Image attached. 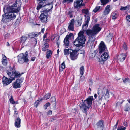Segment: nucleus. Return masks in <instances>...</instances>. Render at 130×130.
<instances>
[{"label": "nucleus", "mask_w": 130, "mask_h": 130, "mask_svg": "<svg viewBox=\"0 0 130 130\" xmlns=\"http://www.w3.org/2000/svg\"><path fill=\"white\" fill-rule=\"evenodd\" d=\"M99 26V24H97L93 26L92 29H88L86 31V34L89 36V39L87 44L90 46L93 45L96 39V35L101 30Z\"/></svg>", "instance_id": "1"}, {"label": "nucleus", "mask_w": 130, "mask_h": 130, "mask_svg": "<svg viewBox=\"0 0 130 130\" xmlns=\"http://www.w3.org/2000/svg\"><path fill=\"white\" fill-rule=\"evenodd\" d=\"M93 99V96H90L86 100H82V102L80 104L79 107L81 110L84 113H86L87 111L91 107Z\"/></svg>", "instance_id": "2"}, {"label": "nucleus", "mask_w": 130, "mask_h": 130, "mask_svg": "<svg viewBox=\"0 0 130 130\" xmlns=\"http://www.w3.org/2000/svg\"><path fill=\"white\" fill-rule=\"evenodd\" d=\"M83 31H80L78 34V36L74 42V44L76 46L80 47L85 44L86 39L84 35Z\"/></svg>", "instance_id": "3"}, {"label": "nucleus", "mask_w": 130, "mask_h": 130, "mask_svg": "<svg viewBox=\"0 0 130 130\" xmlns=\"http://www.w3.org/2000/svg\"><path fill=\"white\" fill-rule=\"evenodd\" d=\"M5 7L4 8L3 11L4 14L2 15V21L4 23H7L10 21L11 20L15 19L16 17V15L14 13L8 10L7 12L5 11Z\"/></svg>", "instance_id": "4"}, {"label": "nucleus", "mask_w": 130, "mask_h": 130, "mask_svg": "<svg viewBox=\"0 0 130 130\" xmlns=\"http://www.w3.org/2000/svg\"><path fill=\"white\" fill-rule=\"evenodd\" d=\"M7 73L12 80H15V78L19 77L23 74V73H21L18 72H17L14 67H9V70L7 71Z\"/></svg>", "instance_id": "5"}, {"label": "nucleus", "mask_w": 130, "mask_h": 130, "mask_svg": "<svg viewBox=\"0 0 130 130\" xmlns=\"http://www.w3.org/2000/svg\"><path fill=\"white\" fill-rule=\"evenodd\" d=\"M21 3L19 0H17L14 4L11 6L5 8V11L7 12L8 10L14 13H17L20 9V6Z\"/></svg>", "instance_id": "6"}, {"label": "nucleus", "mask_w": 130, "mask_h": 130, "mask_svg": "<svg viewBox=\"0 0 130 130\" xmlns=\"http://www.w3.org/2000/svg\"><path fill=\"white\" fill-rule=\"evenodd\" d=\"M27 54H24L23 53L19 54L18 56V61L20 64H23L24 62H28L29 60L27 57Z\"/></svg>", "instance_id": "7"}, {"label": "nucleus", "mask_w": 130, "mask_h": 130, "mask_svg": "<svg viewBox=\"0 0 130 130\" xmlns=\"http://www.w3.org/2000/svg\"><path fill=\"white\" fill-rule=\"evenodd\" d=\"M99 53L100 54L105 52H107V48L103 42L102 41L100 43L99 47Z\"/></svg>", "instance_id": "8"}, {"label": "nucleus", "mask_w": 130, "mask_h": 130, "mask_svg": "<svg viewBox=\"0 0 130 130\" xmlns=\"http://www.w3.org/2000/svg\"><path fill=\"white\" fill-rule=\"evenodd\" d=\"M23 79L21 78L17 79L15 82L12 83V86L14 88H17L21 87V83L22 82Z\"/></svg>", "instance_id": "9"}, {"label": "nucleus", "mask_w": 130, "mask_h": 130, "mask_svg": "<svg viewBox=\"0 0 130 130\" xmlns=\"http://www.w3.org/2000/svg\"><path fill=\"white\" fill-rule=\"evenodd\" d=\"M71 52L70 54V57L72 60H74L76 59L78 56V54L77 51L76 50H71Z\"/></svg>", "instance_id": "10"}, {"label": "nucleus", "mask_w": 130, "mask_h": 130, "mask_svg": "<svg viewBox=\"0 0 130 130\" xmlns=\"http://www.w3.org/2000/svg\"><path fill=\"white\" fill-rule=\"evenodd\" d=\"M12 80L8 79L5 76L3 77L2 79V82L4 86L8 85L12 81Z\"/></svg>", "instance_id": "11"}, {"label": "nucleus", "mask_w": 130, "mask_h": 130, "mask_svg": "<svg viewBox=\"0 0 130 130\" xmlns=\"http://www.w3.org/2000/svg\"><path fill=\"white\" fill-rule=\"evenodd\" d=\"M48 6H49L50 7V9H48V8H46L44 10L42 11H41V14H43L44 15L47 16V13L50 11L53 7V5L52 2H51V3H50L49 5H48Z\"/></svg>", "instance_id": "12"}, {"label": "nucleus", "mask_w": 130, "mask_h": 130, "mask_svg": "<svg viewBox=\"0 0 130 130\" xmlns=\"http://www.w3.org/2000/svg\"><path fill=\"white\" fill-rule=\"evenodd\" d=\"M86 21L85 23L83 25L82 29L83 30H86L88 26V22L90 20V17L89 16H85Z\"/></svg>", "instance_id": "13"}, {"label": "nucleus", "mask_w": 130, "mask_h": 130, "mask_svg": "<svg viewBox=\"0 0 130 130\" xmlns=\"http://www.w3.org/2000/svg\"><path fill=\"white\" fill-rule=\"evenodd\" d=\"M83 0H78L75 2L74 3V7L76 8H79L83 5L82 4Z\"/></svg>", "instance_id": "14"}, {"label": "nucleus", "mask_w": 130, "mask_h": 130, "mask_svg": "<svg viewBox=\"0 0 130 130\" xmlns=\"http://www.w3.org/2000/svg\"><path fill=\"white\" fill-rule=\"evenodd\" d=\"M103 54L101 56V58L103 61H105L107 60L109 57L108 51L103 52Z\"/></svg>", "instance_id": "15"}, {"label": "nucleus", "mask_w": 130, "mask_h": 130, "mask_svg": "<svg viewBox=\"0 0 130 130\" xmlns=\"http://www.w3.org/2000/svg\"><path fill=\"white\" fill-rule=\"evenodd\" d=\"M127 56L126 53L120 54L118 55V60L121 62H123L125 60Z\"/></svg>", "instance_id": "16"}, {"label": "nucleus", "mask_w": 130, "mask_h": 130, "mask_svg": "<svg viewBox=\"0 0 130 130\" xmlns=\"http://www.w3.org/2000/svg\"><path fill=\"white\" fill-rule=\"evenodd\" d=\"M110 10V5H108L106 7L103 12V14L105 15H107L109 13Z\"/></svg>", "instance_id": "17"}, {"label": "nucleus", "mask_w": 130, "mask_h": 130, "mask_svg": "<svg viewBox=\"0 0 130 130\" xmlns=\"http://www.w3.org/2000/svg\"><path fill=\"white\" fill-rule=\"evenodd\" d=\"M21 120L19 117L16 118L15 120L14 125L17 128H19L20 127V123Z\"/></svg>", "instance_id": "18"}, {"label": "nucleus", "mask_w": 130, "mask_h": 130, "mask_svg": "<svg viewBox=\"0 0 130 130\" xmlns=\"http://www.w3.org/2000/svg\"><path fill=\"white\" fill-rule=\"evenodd\" d=\"M74 19H72L68 27V28L70 30L73 31L74 30Z\"/></svg>", "instance_id": "19"}, {"label": "nucleus", "mask_w": 130, "mask_h": 130, "mask_svg": "<svg viewBox=\"0 0 130 130\" xmlns=\"http://www.w3.org/2000/svg\"><path fill=\"white\" fill-rule=\"evenodd\" d=\"M40 18L41 22L43 23H46L47 22V16L41 14L40 16Z\"/></svg>", "instance_id": "20"}, {"label": "nucleus", "mask_w": 130, "mask_h": 130, "mask_svg": "<svg viewBox=\"0 0 130 130\" xmlns=\"http://www.w3.org/2000/svg\"><path fill=\"white\" fill-rule=\"evenodd\" d=\"M2 56V64L3 65L6 66L7 63V58L3 54Z\"/></svg>", "instance_id": "21"}, {"label": "nucleus", "mask_w": 130, "mask_h": 130, "mask_svg": "<svg viewBox=\"0 0 130 130\" xmlns=\"http://www.w3.org/2000/svg\"><path fill=\"white\" fill-rule=\"evenodd\" d=\"M98 128H103L104 126V122L102 120L99 121L97 124Z\"/></svg>", "instance_id": "22"}, {"label": "nucleus", "mask_w": 130, "mask_h": 130, "mask_svg": "<svg viewBox=\"0 0 130 130\" xmlns=\"http://www.w3.org/2000/svg\"><path fill=\"white\" fill-rule=\"evenodd\" d=\"M64 45H65L66 48H67L68 47L69 44V39L65 37L64 40Z\"/></svg>", "instance_id": "23"}, {"label": "nucleus", "mask_w": 130, "mask_h": 130, "mask_svg": "<svg viewBox=\"0 0 130 130\" xmlns=\"http://www.w3.org/2000/svg\"><path fill=\"white\" fill-rule=\"evenodd\" d=\"M51 103H53L54 106H56V99L55 97H52L51 98Z\"/></svg>", "instance_id": "24"}, {"label": "nucleus", "mask_w": 130, "mask_h": 130, "mask_svg": "<svg viewBox=\"0 0 130 130\" xmlns=\"http://www.w3.org/2000/svg\"><path fill=\"white\" fill-rule=\"evenodd\" d=\"M27 39V37L25 36H22L20 39V42L23 43H24Z\"/></svg>", "instance_id": "25"}, {"label": "nucleus", "mask_w": 130, "mask_h": 130, "mask_svg": "<svg viewBox=\"0 0 130 130\" xmlns=\"http://www.w3.org/2000/svg\"><path fill=\"white\" fill-rule=\"evenodd\" d=\"M100 6H96L95 8L93 10V11L95 12L96 13L98 11H100L102 10V8Z\"/></svg>", "instance_id": "26"}, {"label": "nucleus", "mask_w": 130, "mask_h": 130, "mask_svg": "<svg viewBox=\"0 0 130 130\" xmlns=\"http://www.w3.org/2000/svg\"><path fill=\"white\" fill-rule=\"evenodd\" d=\"M51 95V94L50 93H48L46 94L44 97L40 99V101H42L43 100H47L49 99Z\"/></svg>", "instance_id": "27"}, {"label": "nucleus", "mask_w": 130, "mask_h": 130, "mask_svg": "<svg viewBox=\"0 0 130 130\" xmlns=\"http://www.w3.org/2000/svg\"><path fill=\"white\" fill-rule=\"evenodd\" d=\"M52 52L50 50H48L47 53L46 57L47 58L49 59L50 58L51 56L52 55Z\"/></svg>", "instance_id": "28"}, {"label": "nucleus", "mask_w": 130, "mask_h": 130, "mask_svg": "<svg viewBox=\"0 0 130 130\" xmlns=\"http://www.w3.org/2000/svg\"><path fill=\"white\" fill-rule=\"evenodd\" d=\"M72 50V49H65L64 50V54L66 55H68L69 53H70V52H71V51Z\"/></svg>", "instance_id": "29"}, {"label": "nucleus", "mask_w": 130, "mask_h": 130, "mask_svg": "<svg viewBox=\"0 0 130 130\" xmlns=\"http://www.w3.org/2000/svg\"><path fill=\"white\" fill-rule=\"evenodd\" d=\"M65 67L64 62H63L61 65L60 67L59 71H62Z\"/></svg>", "instance_id": "30"}, {"label": "nucleus", "mask_w": 130, "mask_h": 130, "mask_svg": "<svg viewBox=\"0 0 130 130\" xmlns=\"http://www.w3.org/2000/svg\"><path fill=\"white\" fill-rule=\"evenodd\" d=\"M44 45L45 46L42 48V50L43 51H45L48 49L49 45L47 43H45L44 44Z\"/></svg>", "instance_id": "31"}, {"label": "nucleus", "mask_w": 130, "mask_h": 130, "mask_svg": "<svg viewBox=\"0 0 130 130\" xmlns=\"http://www.w3.org/2000/svg\"><path fill=\"white\" fill-rule=\"evenodd\" d=\"M104 96V94L103 93L101 92H100L99 91L98 93V97L99 100H101Z\"/></svg>", "instance_id": "32"}, {"label": "nucleus", "mask_w": 130, "mask_h": 130, "mask_svg": "<svg viewBox=\"0 0 130 130\" xmlns=\"http://www.w3.org/2000/svg\"><path fill=\"white\" fill-rule=\"evenodd\" d=\"M109 90L108 89L106 90V93L105 96V98L106 100H107V99L109 98Z\"/></svg>", "instance_id": "33"}, {"label": "nucleus", "mask_w": 130, "mask_h": 130, "mask_svg": "<svg viewBox=\"0 0 130 130\" xmlns=\"http://www.w3.org/2000/svg\"><path fill=\"white\" fill-rule=\"evenodd\" d=\"M130 5H128L125 7H121L120 8V10H126L128 8L130 9Z\"/></svg>", "instance_id": "34"}, {"label": "nucleus", "mask_w": 130, "mask_h": 130, "mask_svg": "<svg viewBox=\"0 0 130 130\" xmlns=\"http://www.w3.org/2000/svg\"><path fill=\"white\" fill-rule=\"evenodd\" d=\"M82 22V19H81L80 20H77L76 22V25L77 27H79L81 25Z\"/></svg>", "instance_id": "35"}, {"label": "nucleus", "mask_w": 130, "mask_h": 130, "mask_svg": "<svg viewBox=\"0 0 130 130\" xmlns=\"http://www.w3.org/2000/svg\"><path fill=\"white\" fill-rule=\"evenodd\" d=\"M73 11L71 10H69L67 14L69 17L70 18H72L73 17Z\"/></svg>", "instance_id": "36"}, {"label": "nucleus", "mask_w": 130, "mask_h": 130, "mask_svg": "<svg viewBox=\"0 0 130 130\" xmlns=\"http://www.w3.org/2000/svg\"><path fill=\"white\" fill-rule=\"evenodd\" d=\"M82 13L85 14L86 15L88 14V10L87 9H83L82 10Z\"/></svg>", "instance_id": "37"}, {"label": "nucleus", "mask_w": 130, "mask_h": 130, "mask_svg": "<svg viewBox=\"0 0 130 130\" xmlns=\"http://www.w3.org/2000/svg\"><path fill=\"white\" fill-rule=\"evenodd\" d=\"M117 12H114L112 14V18L113 19H115L117 17Z\"/></svg>", "instance_id": "38"}, {"label": "nucleus", "mask_w": 130, "mask_h": 130, "mask_svg": "<svg viewBox=\"0 0 130 130\" xmlns=\"http://www.w3.org/2000/svg\"><path fill=\"white\" fill-rule=\"evenodd\" d=\"M84 70V67L83 66H82L80 68V74L82 76L83 74Z\"/></svg>", "instance_id": "39"}, {"label": "nucleus", "mask_w": 130, "mask_h": 130, "mask_svg": "<svg viewBox=\"0 0 130 130\" xmlns=\"http://www.w3.org/2000/svg\"><path fill=\"white\" fill-rule=\"evenodd\" d=\"M100 1L103 5L106 4L109 2V0H100Z\"/></svg>", "instance_id": "40"}, {"label": "nucleus", "mask_w": 130, "mask_h": 130, "mask_svg": "<svg viewBox=\"0 0 130 130\" xmlns=\"http://www.w3.org/2000/svg\"><path fill=\"white\" fill-rule=\"evenodd\" d=\"M10 103L12 104H14L15 103V102L12 96H11V98L9 99Z\"/></svg>", "instance_id": "41"}, {"label": "nucleus", "mask_w": 130, "mask_h": 130, "mask_svg": "<svg viewBox=\"0 0 130 130\" xmlns=\"http://www.w3.org/2000/svg\"><path fill=\"white\" fill-rule=\"evenodd\" d=\"M50 104L49 102L47 103L46 104L44 105V108L45 109V110H46L47 109V108L49 107V106H50Z\"/></svg>", "instance_id": "42"}, {"label": "nucleus", "mask_w": 130, "mask_h": 130, "mask_svg": "<svg viewBox=\"0 0 130 130\" xmlns=\"http://www.w3.org/2000/svg\"><path fill=\"white\" fill-rule=\"evenodd\" d=\"M41 101H40V100L39 101V100H37L34 103V106L37 107L38 104H39V102H40Z\"/></svg>", "instance_id": "43"}, {"label": "nucleus", "mask_w": 130, "mask_h": 130, "mask_svg": "<svg viewBox=\"0 0 130 130\" xmlns=\"http://www.w3.org/2000/svg\"><path fill=\"white\" fill-rule=\"evenodd\" d=\"M126 129V128L124 127L123 126H121L120 127H118L117 128V130H125Z\"/></svg>", "instance_id": "44"}, {"label": "nucleus", "mask_w": 130, "mask_h": 130, "mask_svg": "<svg viewBox=\"0 0 130 130\" xmlns=\"http://www.w3.org/2000/svg\"><path fill=\"white\" fill-rule=\"evenodd\" d=\"M122 80L123 82L125 83L129 81V79L128 78H123Z\"/></svg>", "instance_id": "45"}, {"label": "nucleus", "mask_w": 130, "mask_h": 130, "mask_svg": "<svg viewBox=\"0 0 130 130\" xmlns=\"http://www.w3.org/2000/svg\"><path fill=\"white\" fill-rule=\"evenodd\" d=\"M41 32H39L38 33H37V32H35L34 33H32V34L33 35H34V36H33V37H37L41 33Z\"/></svg>", "instance_id": "46"}, {"label": "nucleus", "mask_w": 130, "mask_h": 130, "mask_svg": "<svg viewBox=\"0 0 130 130\" xmlns=\"http://www.w3.org/2000/svg\"><path fill=\"white\" fill-rule=\"evenodd\" d=\"M112 34L110 33L109 35L107 36L108 39L109 40H111L112 39Z\"/></svg>", "instance_id": "47"}, {"label": "nucleus", "mask_w": 130, "mask_h": 130, "mask_svg": "<svg viewBox=\"0 0 130 130\" xmlns=\"http://www.w3.org/2000/svg\"><path fill=\"white\" fill-rule=\"evenodd\" d=\"M73 34L72 33H70L69 35H67L66 37V38L69 39V38H70L71 36H73Z\"/></svg>", "instance_id": "48"}, {"label": "nucleus", "mask_w": 130, "mask_h": 130, "mask_svg": "<svg viewBox=\"0 0 130 130\" xmlns=\"http://www.w3.org/2000/svg\"><path fill=\"white\" fill-rule=\"evenodd\" d=\"M73 1V0H63V3H64L66 2L69 3L70 2H72Z\"/></svg>", "instance_id": "49"}, {"label": "nucleus", "mask_w": 130, "mask_h": 130, "mask_svg": "<svg viewBox=\"0 0 130 130\" xmlns=\"http://www.w3.org/2000/svg\"><path fill=\"white\" fill-rule=\"evenodd\" d=\"M123 48L125 50H126L127 49V46L125 43H124L123 46Z\"/></svg>", "instance_id": "50"}, {"label": "nucleus", "mask_w": 130, "mask_h": 130, "mask_svg": "<svg viewBox=\"0 0 130 130\" xmlns=\"http://www.w3.org/2000/svg\"><path fill=\"white\" fill-rule=\"evenodd\" d=\"M130 109V107L129 106H127L126 108L125 109V111H127Z\"/></svg>", "instance_id": "51"}, {"label": "nucleus", "mask_w": 130, "mask_h": 130, "mask_svg": "<svg viewBox=\"0 0 130 130\" xmlns=\"http://www.w3.org/2000/svg\"><path fill=\"white\" fill-rule=\"evenodd\" d=\"M14 116L15 115H17L18 114V112L17 111L16 108H15V110H14Z\"/></svg>", "instance_id": "52"}, {"label": "nucleus", "mask_w": 130, "mask_h": 130, "mask_svg": "<svg viewBox=\"0 0 130 130\" xmlns=\"http://www.w3.org/2000/svg\"><path fill=\"white\" fill-rule=\"evenodd\" d=\"M123 125L125 126H127V122H124L123 123Z\"/></svg>", "instance_id": "53"}, {"label": "nucleus", "mask_w": 130, "mask_h": 130, "mask_svg": "<svg viewBox=\"0 0 130 130\" xmlns=\"http://www.w3.org/2000/svg\"><path fill=\"white\" fill-rule=\"evenodd\" d=\"M52 112L51 110L49 111L48 112V113H47V114L48 115H51L52 114Z\"/></svg>", "instance_id": "54"}, {"label": "nucleus", "mask_w": 130, "mask_h": 130, "mask_svg": "<svg viewBox=\"0 0 130 130\" xmlns=\"http://www.w3.org/2000/svg\"><path fill=\"white\" fill-rule=\"evenodd\" d=\"M55 120V119L53 118H51L50 120V121L51 122H53L54 120Z\"/></svg>", "instance_id": "55"}, {"label": "nucleus", "mask_w": 130, "mask_h": 130, "mask_svg": "<svg viewBox=\"0 0 130 130\" xmlns=\"http://www.w3.org/2000/svg\"><path fill=\"white\" fill-rule=\"evenodd\" d=\"M33 42L34 43H35V45H36L37 43V40L36 39H35L33 41Z\"/></svg>", "instance_id": "56"}, {"label": "nucleus", "mask_w": 130, "mask_h": 130, "mask_svg": "<svg viewBox=\"0 0 130 130\" xmlns=\"http://www.w3.org/2000/svg\"><path fill=\"white\" fill-rule=\"evenodd\" d=\"M118 123V122H117L116 125L114 126V128L116 129L117 128V126Z\"/></svg>", "instance_id": "57"}, {"label": "nucleus", "mask_w": 130, "mask_h": 130, "mask_svg": "<svg viewBox=\"0 0 130 130\" xmlns=\"http://www.w3.org/2000/svg\"><path fill=\"white\" fill-rule=\"evenodd\" d=\"M20 20H19L18 19V18L17 19L16 22L17 23H19L20 22Z\"/></svg>", "instance_id": "58"}, {"label": "nucleus", "mask_w": 130, "mask_h": 130, "mask_svg": "<svg viewBox=\"0 0 130 130\" xmlns=\"http://www.w3.org/2000/svg\"><path fill=\"white\" fill-rule=\"evenodd\" d=\"M35 57H33L31 58V60L32 61H34L35 60Z\"/></svg>", "instance_id": "59"}, {"label": "nucleus", "mask_w": 130, "mask_h": 130, "mask_svg": "<svg viewBox=\"0 0 130 130\" xmlns=\"http://www.w3.org/2000/svg\"><path fill=\"white\" fill-rule=\"evenodd\" d=\"M46 35L45 34L44 35V36H43V38H44V39H43V40H44V39H45V38H46Z\"/></svg>", "instance_id": "60"}, {"label": "nucleus", "mask_w": 130, "mask_h": 130, "mask_svg": "<svg viewBox=\"0 0 130 130\" xmlns=\"http://www.w3.org/2000/svg\"><path fill=\"white\" fill-rule=\"evenodd\" d=\"M44 31V29L42 28L41 30V32H42L43 33Z\"/></svg>", "instance_id": "61"}, {"label": "nucleus", "mask_w": 130, "mask_h": 130, "mask_svg": "<svg viewBox=\"0 0 130 130\" xmlns=\"http://www.w3.org/2000/svg\"><path fill=\"white\" fill-rule=\"evenodd\" d=\"M97 95L96 94H95L94 95V97L95 98H96L97 97Z\"/></svg>", "instance_id": "62"}, {"label": "nucleus", "mask_w": 130, "mask_h": 130, "mask_svg": "<svg viewBox=\"0 0 130 130\" xmlns=\"http://www.w3.org/2000/svg\"><path fill=\"white\" fill-rule=\"evenodd\" d=\"M7 45L8 46H10V44H9V43L8 42H7Z\"/></svg>", "instance_id": "63"}, {"label": "nucleus", "mask_w": 130, "mask_h": 130, "mask_svg": "<svg viewBox=\"0 0 130 130\" xmlns=\"http://www.w3.org/2000/svg\"><path fill=\"white\" fill-rule=\"evenodd\" d=\"M119 103H120L119 102H117L116 104V106H117V105Z\"/></svg>", "instance_id": "64"}]
</instances>
